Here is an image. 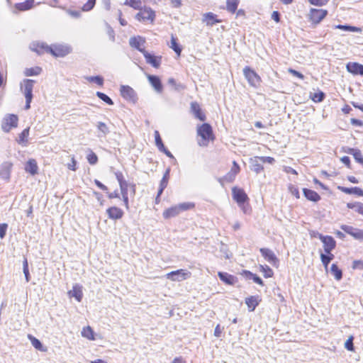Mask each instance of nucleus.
Returning <instances> with one entry per match:
<instances>
[{
	"mask_svg": "<svg viewBox=\"0 0 363 363\" xmlns=\"http://www.w3.org/2000/svg\"><path fill=\"white\" fill-rule=\"evenodd\" d=\"M30 49L38 55L50 53L56 57H63L72 51L71 45L68 44H52L48 45L45 43H33L30 45Z\"/></svg>",
	"mask_w": 363,
	"mask_h": 363,
	"instance_id": "nucleus-1",
	"label": "nucleus"
},
{
	"mask_svg": "<svg viewBox=\"0 0 363 363\" xmlns=\"http://www.w3.org/2000/svg\"><path fill=\"white\" fill-rule=\"evenodd\" d=\"M35 83V81L33 79H25L20 84L21 91L26 98V110H28L30 108V103L33 99V89Z\"/></svg>",
	"mask_w": 363,
	"mask_h": 363,
	"instance_id": "nucleus-2",
	"label": "nucleus"
},
{
	"mask_svg": "<svg viewBox=\"0 0 363 363\" xmlns=\"http://www.w3.org/2000/svg\"><path fill=\"white\" fill-rule=\"evenodd\" d=\"M194 206V204L192 203H182L178 205L172 206L167 209H166L163 212V217L165 219H169L171 218L175 217L178 216L182 211L189 210L192 208Z\"/></svg>",
	"mask_w": 363,
	"mask_h": 363,
	"instance_id": "nucleus-3",
	"label": "nucleus"
},
{
	"mask_svg": "<svg viewBox=\"0 0 363 363\" xmlns=\"http://www.w3.org/2000/svg\"><path fill=\"white\" fill-rule=\"evenodd\" d=\"M243 74L250 86L253 87L259 86L261 78L255 70L249 67H245L243 69Z\"/></svg>",
	"mask_w": 363,
	"mask_h": 363,
	"instance_id": "nucleus-4",
	"label": "nucleus"
},
{
	"mask_svg": "<svg viewBox=\"0 0 363 363\" xmlns=\"http://www.w3.org/2000/svg\"><path fill=\"white\" fill-rule=\"evenodd\" d=\"M18 118L15 114H6L1 122V128L6 132L9 133L11 128H16L18 125Z\"/></svg>",
	"mask_w": 363,
	"mask_h": 363,
	"instance_id": "nucleus-5",
	"label": "nucleus"
},
{
	"mask_svg": "<svg viewBox=\"0 0 363 363\" xmlns=\"http://www.w3.org/2000/svg\"><path fill=\"white\" fill-rule=\"evenodd\" d=\"M190 276L191 272L187 271L186 269H183L172 271L166 274L167 279L172 281H182L189 278Z\"/></svg>",
	"mask_w": 363,
	"mask_h": 363,
	"instance_id": "nucleus-6",
	"label": "nucleus"
},
{
	"mask_svg": "<svg viewBox=\"0 0 363 363\" xmlns=\"http://www.w3.org/2000/svg\"><path fill=\"white\" fill-rule=\"evenodd\" d=\"M328 11L325 9H311L308 14L310 21L317 25L327 16Z\"/></svg>",
	"mask_w": 363,
	"mask_h": 363,
	"instance_id": "nucleus-7",
	"label": "nucleus"
},
{
	"mask_svg": "<svg viewBox=\"0 0 363 363\" xmlns=\"http://www.w3.org/2000/svg\"><path fill=\"white\" fill-rule=\"evenodd\" d=\"M318 238H319L323 243L324 251L325 253L331 252L336 246V242L335 239L330 235H323L320 233H318Z\"/></svg>",
	"mask_w": 363,
	"mask_h": 363,
	"instance_id": "nucleus-8",
	"label": "nucleus"
},
{
	"mask_svg": "<svg viewBox=\"0 0 363 363\" xmlns=\"http://www.w3.org/2000/svg\"><path fill=\"white\" fill-rule=\"evenodd\" d=\"M121 95L125 100L135 103L137 101V95L133 88L129 86L122 85L120 89Z\"/></svg>",
	"mask_w": 363,
	"mask_h": 363,
	"instance_id": "nucleus-9",
	"label": "nucleus"
},
{
	"mask_svg": "<svg viewBox=\"0 0 363 363\" xmlns=\"http://www.w3.org/2000/svg\"><path fill=\"white\" fill-rule=\"evenodd\" d=\"M155 12L150 8H145L136 14L135 18L139 21L145 22L150 21L152 22L155 19Z\"/></svg>",
	"mask_w": 363,
	"mask_h": 363,
	"instance_id": "nucleus-10",
	"label": "nucleus"
},
{
	"mask_svg": "<svg viewBox=\"0 0 363 363\" xmlns=\"http://www.w3.org/2000/svg\"><path fill=\"white\" fill-rule=\"evenodd\" d=\"M130 47L138 50L143 55L146 52L144 48L145 44V38L140 35L131 37L129 40Z\"/></svg>",
	"mask_w": 363,
	"mask_h": 363,
	"instance_id": "nucleus-11",
	"label": "nucleus"
},
{
	"mask_svg": "<svg viewBox=\"0 0 363 363\" xmlns=\"http://www.w3.org/2000/svg\"><path fill=\"white\" fill-rule=\"evenodd\" d=\"M340 228L346 233L352 236L354 239L363 241V230L355 228L351 225H342Z\"/></svg>",
	"mask_w": 363,
	"mask_h": 363,
	"instance_id": "nucleus-12",
	"label": "nucleus"
},
{
	"mask_svg": "<svg viewBox=\"0 0 363 363\" xmlns=\"http://www.w3.org/2000/svg\"><path fill=\"white\" fill-rule=\"evenodd\" d=\"M233 197L240 206H242L247 200L248 196L243 189L234 187L232 189Z\"/></svg>",
	"mask_w": 363,
	"mask_h": 363,
	"instance_id": "nucleus-13",
	"label": "nucleus"
},
{
	"mask_svg": "<svg viewBox=\"0 0 363 363\" xmlns=\"http://www.w3.org/2000/svg\"><path fill=\"white\" fill-rule=\"evenodd\" d=\"M259 252L265 260H267L272 265L277 266L279 262V259L272 250L263 247L259 249Z\"/></svg>",
	"mask_w": 363,
	"mask_h": 363,
	"instance_id": "nucleus-14",
	"label": "nucleus"
},
{
	"mask_svg": "<svg viewBox=\"0 0 363 363\" xmlns=\"http://www.w3.org/2000/svg\"><path fill=\"white\" fill-rule=\"evenodd\" d=\"M197 133L205 140L212 138L213 136L212 128L208 123H203L199 126Z\"/></svg>",
	"mask_w": 363,
	"mask_h": 363,
	"instance_id": "nucleus-15",
	"label": "nucleus"
},
{
	"mask_svg": "<svg viewBox=\"0 0 363 363\" xmlns=\"http://www.w3.org/2000/svg\"><path fill=\"white\" fill-rule=\"evenodd\" d=\"M12 166L13 164L9 161L4 162L0 164V177L1 179H9Z\"/></svg>",
	"mask_w": 363,
	"mask_h": 363,
	"instance_id": "nucleus-16",
	"label": "nucleus"
},
{
	"mask_svg": "<svg viewBox=\"0 0 363 363\" xmlns=\"http://www.w3.org/2000/svg\"><path fill=\"white\" fill-rule=\"evenodd\" d=\"M233 165L230 171L227 174H225L223 178H220L218 179L220 183H222L223 180H225V182H231L235 179L236 174L240 171V167L235 161H233Z\"/></svg>",
	"mask_w": 363,
	"mask_h": 363,
	"instance_id": "nucleus-17",
	"label": "nucleus"
},
{
	"mask_svg": "<svg viewBox=\"0 0 363 363\" xmlns=\"http://www.w3.org/2000/svg\"><path fill=\"white\" fill-rule=\"evenodd\" d=\"M143 56L146 60V62L151 65L153 67L158 68L160 66L162 57L155 56L147 51L143 54Z\"/></svg>",
	"mask_w": 363,
	"mask_h": 363,
	"instance_id": "nucleus-18",
	"label": "nucleus"
},
{
	"mask_svg": "<svg viewBox=\"0 0 363 363\" xmlns=\"http://www.w3.org/2000/svg\"><path fill=\"white\" fill-rule=\"evenodd\" d=\"M67 294L69 297H74L78 302H80L83 297L82 286L76 284Z\"/></svg>",
	"mask_w": 363,
	"mask_h": 363,
	"instance_id": "nucleus-19",
	"label": "nucleus"
},
{
	"mask_svg": "<svg viewBox=\"0 0 363 363\" xmlns=\"http://www.w3.org/2000/svg\"><path fill=\"white\" fill-rule=\"evenodd\" d=\"M191 111L194 116L201 121H204L206 120V116L202 112L201 108L197 102L194 101L191 103Z\"/></svg>",
	"mask_w": 363,
	"mask_h": 363,
	"instance_id": "nucleus-20",
	"label": "nucleus"
},
{
	"mask_svg": "<svg viewBox=\"0 0 363 363\" xmlns=\"http://www.w3.org/2000/svg\"><path fill=\"white\" fill-rule=\"evenodd\" d=\"M347 72L353 74L363 75V65L357 62H349L346 65Z\"/></svg>",
	"mask_w": 363,
	"mask_h": 363,
	"instance_id": "nucleus-21",
	"label": "nucleus"
},
{
	"mask_svg": "<svg viewBox=\"0 0 363 363\" xmlns=\"http://www.w3.org/2000/svg\"><path fill=\"white\" fill-rule=\"evenodd\" d=\"M106 213L110 219L118 220L123 217V211L116 206L110 207L106 210Z\"/></svg>",
	"mask_w": 363,
	"mask_h": 363,
	"instance_id": "nucleus-22",
	"label": "nucleus"
},
{
	"mask_svg": "<svg viewBox=\"0 0 363 363\" xmlns=\"http://www.w3.org/2000/svg\"><path fill=\"white\" fill-rule=\"evenodd\" d=\"M250 169L254 171L256 174L260 173L264 167L259 157H255L250 160Z\"/></svg>",
	"mask_w": 363,
	"mask_h": 363,
	"instance_id": "nucleus-23",
	"label": "nucleus"
},
{
	"mask_svg": "<svg viewBox=\"0 0 363 363\" xmlns=\"http://www.w3.org/2000/svg\"><path fill=\"white\" fill-rule=\"evenodd\" d=\"M34 0H26L21 3H17L14 7L17 11H13V13H17L18 11H26L30 9L33 6Z\"/></svg>",
	"mask_w": 363,
	"mask_h": 363,
	"instance_id": "nucleus-24",
	"label": "nucleus"
},
{
	"mask_svg": "<svg viewBox=\"0 0 363 363\" xmlns=\"http://www.w3.org/2000/svg\"><path fill=\"white\" fill-rule=\"evenodd\" d=\"M147 79L155 90L158 93H161L163 87L160 79L155 75H148Z\"/></svg>",
	"mask_w": 363,
	"mask_h": 363,
	"instance_id": "nucleus-25",
	"label": "nucleus"
},
{
	"mask_svg": "<svg viewBox=\"0 0 363 363\" xmlns=\"http://www.w3.org/2000/svg\"><path fill=\"white\" fill-rule=\"evenodd\" d=\"M220 279L228 285H234L237 281V278L227 272H219L218 274Z\"/></svg>",
	"mask_w": 363,
	"mask_h": 363,
	"instance_id": "nucleus-26",
	"label": "nucleus"
},
{
	"mask_svg": "<svg viewBox=\"0 0 363 363\" xmlns=\"http://www.w3.org/2000/svg\"><path fill=\"white\" fill-rule=\"evenodd\" d=\"M303 192L305 197L309 201L317 202L320 200V195L313 190L304 188Z\"/></svg>",
	"mask_w": 363,
	"mask_h": 363,
	"instance_id": "nucleus-27",
	"label": "nucleus"
},
{
	"mask_svg": "<svg viewBox=\"0 0 363 363\" xmlns=\"http://www.w3.org/2000/svg\"><path fill=\"white\" fill-rule=\"evenodd\" d=\"M339 190H340L342 192H344L347 194H356L359 196H363V190L360 189L359 187H345V186H338L337 187Z\"/></svg>",
	"mask_w": 363,
	"mask_h": 363,
	"instance_id": "nucleus-28",
	"label": "nucleus"
},
{
	"mask_svg": "<svg viewBox=\"0 0 363 363\" xmlns=\"http://www.w3.org/2000/svg\"><path fill=\"white\" fill-rule=\"evenodd\" d=\"M38 165L37 162L34 159H30L26 164L25 170L32 175H35L38 173Z\"/></svg>",
	"mask_w": 363,
	"mask_h": 363,
	"instance_id": "nucleus-29",
	"label": "nucleus"
},
{
	"mask_svg": "<svg viewBox=\"0 0 363 363\" xmlns=\"http://www.w3.org/2000/svg\"><path fill=\"white\" fill-rule=\"evenodd\" d=\"M245 303L247 306L248 310L250 311H254L259 304L258 297L252 296L248 298H246Z\"/></svg>",
	"mask_w": 363,
	"mask_h": 363,
	"instance_id": "nucleus-30",
	"label": "nucleus"
},
{
	"mask_svg": "<svg viewBox=\"0 0 363 363\" xmlns=\"http://www.w3.org/2000/svg\"><path fill=\"white\" fill-rule=\"evenodd\" d=\"M203 21L206 23L208 26H213L216 23L220 22V20L216 18V15L211 12L206 13L203 15Z\"/></svg>",
	"mask_w": 363,
	"mask_h": 363,
	"instance_id": "nucleus-31",
	"label": "nucleus"
},
{
	"mask_svg": "<svg viewBox=\"0 0 363 363\" xmlns=\"http://www.w3.org/2000/svg\"><path fill=\"white\" fill-rule=\"evenodd\" d=\"M239 0H227L226 1V9L230 13H234L236 12L238 6L239 5Z\"/></svg>",
	"mask_w": 363,
	"mask_h": 363,
	"instance_id": "nucleus-32",
	"label": "nucleus"
},
{
	"mask_svg": "<svg viewBox=\"0 0 363 363\" xmlns=\"http://www.w3.org/2000/svg\"><path fill=\"white\" fill-rule=\"evenodd\" d=\"M120 189L121 194H128V188H130L131 192L133 194L135 193V185L133 184H130L128 182L121 184Z\"/></svg>",
	"mask_w": 363,
	"mask_h": 363,
	"instance_id": "nucleus-33",
	"label": "nucleus"
},
{
	"mask_svg": "<svg viewBox=\"0 0 363 363\" xmlns=\"http://www.w3.org/2000/svg\"><path fill=\"white\" fill-rule=\"evenodd\" d=\"M42 69L39 67L26 68L23 74L26 77L37 76L40 74Z\"/></svg>",
	"mask_w": 363,
	"mask_h": 363,
	"instance_id": "nucleus-34",
	"label": "nucleus"
},
{
	"mask_svg": "<svg viewBox=\"0 0 363 363\" xmlns=\"http://www.w3.org/2000/svg\"><path fill=\"white\" fill-rule=\"evenodd\" d=\"M333 258H334V255L331 252L325 253V254H323V253L320 254L321 262L325 268L328 267L329 263L333 259Z\"/></svg>",
	"mask_w": 363,
	"mask_h": 363,
	"instance_id": "nucleus-35",
	"label": "nucleus"
},
{
	"mask_svg": "<svg viewBox=\"0 0 363 363\" xmlns=\"http://www.w3.org/2000/svg\"><path fill=\"white\" fill-rule=\"evenodd\" d=\"M244 273L246 275V277L247 279H252L254 281V282H255L256 284H257L259 285H261V286L264 285V283H263V281L262 280V279L259 277H258L257 275H256L255 274H253L249 271H244Z\"/></svg>",
	"mask_w": 363,
	"mask_h": 363,
	"instance_id": "nucleus-36",
	"label": "nucleus"
},
{
	"mask_svg": "<svg viewBox=\"0 0 363 363\" xmlns=\"http://www.w3.org/2000/svg\"><path fill=\"white\" fill-rule=\"evenodd\" d=\"M349 153L352 155L355 160L363 166V157L359 150L352 148Z\"/></svg>",
	"mask_w": 363,
	"mask_h": 363,
	"instance_id": "nucleus-37",
	"label": "nucleus"
},
{
	"mask_svg": "<svg viewBox=\"0 0 363 363\" xmlns=\"http://www.w3.org/2000/svg\"><path fill=\"white\" fill-rule=\"evenodd\" d=\"M28 338L30 339L31 343H32V345L37 350H40V351H45V349L44 348V347L43 346L41 342L35 338V337L30 335H28Z\"/></svg>",
	"mask_w": 363,
	"mask_h": 363,
	"instance_id": "nucleus-38",
	"label": "nucleus"
},
{
	"mask_svg": "<svg viewBox=\"0 0 363 363\" xmlns=\"http://www.w3.org/2000/svg\"><path fill=\"white\" fill-rule=\"evenodd\" d=\"M334 28L335 29H340L344 31H348V32H357L360 29L355 26H352L349 25H335L334 26Z\"/></svg>",
	"mask_w": 363,
	"mask_h": 363,
	"instance_id": "nucleus-39",
	"label": "nucleus"
},
{
	"mask_svg": "<svg viewBox=\"0 0 363 363\" xmlns=\"http://www.w3.org/2000/svg\"><path fill=\"white\" fill-rule=\"evenodd\" d=\"M330 272L334 275L335 279L340 280L342 277V270L340 269L336 264H333L330 267Z\"/></svg>",
	"mask_w": 363,
	"mask_h": 363,
	"instance_id": "nucleus-40",
	"label": "nucleus"
},
{
	"mask_svg": "<svg viewBox=\"0 0 363 363\" xmlns=\"http://www.w3.org/2000/svg\"><path fill=\"white\" fill-rule=\"evenodd\" d=\"M29 135V128H27L24 129L21 133L19 135L18 139L17 140V142L21 145H24L27 143L28 137Z\"/></svg>",
	"mask_w": 363,
	"mask_h": 363,
	"instance_id": "nucleus-41",
	"label": "nucleus"
},
{
	"mask_svg": "<svg viewBox=\"0 0 363 363\" xmlns=\"http://www.w3.org/2000/svg\"><path fill=\"white\" fill-rule=\"evenodd\" d=\"M82 335L89 340H94V331L90 326L84 328L82 330Z\"/></svg>",
	"mask_w": 363,
	"mask_h": 363,
	"instance_id": "nucleus-42",
	"label": "nucleus"
},
{
	"mask_svg": "<svg viewBox=\"0 0 363 363\" xmlns=\"http://www.w3.org/2000/svg\"><path fill=\"white\" fill-rule=\"evenodd\" d=\"M170 48L178 55H180L182 52V48L177 42V39L172 36Z\"/></svg>",
	"mask_w": 363,
	"mask_h": 363,
	"instance_id": "nucleus-43",
	"label": "nucleus"
},
{
	"mask_svg": "<svg viewBox=\"0 0 363 363\" xmlns=\"http://www.w3.org/2000/svg\"><path fill=\"white\" fill-rule=\"evenodd\" d=\"M96 95L101 99L103 101H104L105 103H106L108 105H113V100L108 96H107L106 94H105L104 93H102L101 91H97L96 93Z\"/></svg>",
	"mask_w": 363,
	"mask_h": 363,
	"instance_id": "nucleus-44",
	"label": "nucleus"
},
{
	"mask_svg": "<svg viewBox=\"0 0 363 363\" xmlns=\"http://www.w3.org/2000/svg\"><path fill=\"white\" fill-rule=\"evenodd\" d=\"M154 134H155V145L157 147V148L159 149V150L160 151L162 149H164L165 147L162 143V140L161 139L159 132L157 130H155Z\"/></svg>",
	"mask_w": 363,
	"mask_h": 363,
	"instance_id": "nucleus-45",
	"label": "nucleus"
},
{
	"mask_svg": "<svg viewBox=\"0 0 363 363\" xmlns=\"http://www.w3.org/2000/svg\"><path fill=\"white\" fill-rule=\"evenodd\" d=\"M86 79L89 82H95L101 86L104 84V79L101 76L86 77Z\"/></svg>",
	"mask_w": 363,
	"mask_h": 363,
	"instance_id": "nucleus-46",
	"label": "nucleus"
},
{
	"mask_svg": "<svg viewBox=\"0 0 363 363\" xmlns=\"http://www.w3.org/2000/svg\"><path fill=\"white\" fill-rule=\"evenodd\" d=\"M86 159L89 163L91 165L96 164L98 162L97 155L91 150H90L89 153L87 155Z\"/></svg>",
	"mask_w": 363,
	"mask_h": 363,
	"instance_id": "nucleus-47",
	"label": "nucleus"
},
{
	"mask_svg": "<svg viewBox=\"0 0 363 363\" xmlns=\"http://www.w3.org/2000/svg\"><path fill=\"white\" fill-rule=\"evenodd\" d=\"M261 271L264 273V276L266 278L272 277L273 275L272 269L267 265H261Z\"/></svg>",
	"mask_w": 363,
	"mask_h": 363,
	"instance_id": "nucleus-48",
	"label": "nucleus"
},
{
	"mask_svg": "<svg viewBox=\"0 0 363 363\" xmlns=\"http://www.w3.org/2000/svg\"><path fill=\"white\" fill-rule=\"evenodd\" d=\"M96 126L98 130L103 134V135H106L109 133V129L106 123L103 122H98Z\"/></svg>",
	"mask_w": 363,
	"mask_h": 363,
	"instance_id": "nucleus-49",
	"label": "nucleus"
},
{
	"mask_svg": "<svg viewBox=\"0 0 363 363\" xmlns=\"http://www.w3.org/2000/svg\"><path fill=\"white\" fill-rule=\"evenodd\" d=\"M124 4L135 9H138L140 7L141 1L139 0H125Z\"/></svg>",
	"mask_w": 363,
	"mask_h": 363,
	"instance_id": "nucleus-50",
	"label": "nucleus"
},
{
	"mask_svg": "<svg viewBox=\"0 0 363 363\" xmlns=\"http://www.w3.org/2000/svg\"><path fill=\"white\" fill-rule=\"evenodd\" d=\"M325 98V94L323 91L315 93L311 97L312 100L315 102H321Z\"/></svg>",
	"mask_w": 363,
	"mask_h": 363,
	"instance_id": "nucleus-51",
	"label": "nucleus"
},
{
	"mask_svg": "<svg viewBox=\"0 0 363 363\" xmlns=\"http://www.w3.org/2000/svg\"><path fill=\"white\" fill-rule=\"evenodd\" d=\"M96 0H88L87 2L82 6L84 11H91L95 6Z\"/></svg>",
	"mask_w": 363,
	"mask_h": 363,
	"instance_id": "nucleus-52",
	"label": "nucleus"
},
{
	"mask_svg": "<svg viewBox=\"0 0 363 363\" xmlns=\"http://www.w3.org/2000/svg\"><path fill=\"white\" fill-rule=\"evenodd\" d=\"M330 0H308L309 3L316 6H323L329 1Z\"/></svg>",
	"mask_w": 363,
	"mask_h": 363,
	"instance_id": "nucleus-53",
	"label": "nucleus"
},
{
	"mask_svg": "<svg viewBox=\"0 0 363 363\" xmlns=\"http://www.w3.org/2000/svg\"><path fill=\"white\" fill-rule=\"evenodd\" d=\"M345 348L349 351L354 350L353 337H350L345 343Z\"/></svg>",
	"mask_w": 363,
	"mask_h": 363,
	"instance_id": "nucleus-54",
	"label": "nucleus"
},
{
	"mask_svg": "<svg viewBox=\"0 0 363 363\" xmlns=\"http://www.w3.org/2000/svg\"><path fill=\"white\" fill-rule=\"evenodd\" d=\"M289 190L290 193L292 195H294L296 199H299V197H300L299 191L296 186H295L294 185H290L289 186Z\"/></svg>",
	"mask_w": 363,
	"mask_h": 363,
	"instance_id": "nucleus-55",
	"label": "nucleus"
},
{
	"mask_svg": "<svg viewBox=\"0 0 363 363\" xmlns=\"http://www.w3.org/2000/svg\"><path fill=\"white\" fill-rule=\"evenodd\" d=\"M7 228H8V225L6 223H1L0 224V238L1 239H3L5 237L6 234Z\"/></svg>",
	"mask_w": 363,
	"mask_h": 363,
	"instance_id": "nucleus-56",
	"label": "nucleus"
},
{
	"mask_svg": "<svg viewBox=\"0 0 363 363\" xmlns=\"http://www.w3.org/2000/svg\"><path fill=\"white\" fill-rule=\"evenodd\" d=\"M115 176H116V177L117 181L118 182L119 185H121V184H124V183L128 182L124 179V177H123V175L122 172H115Z\"/></svg>",
	"mask_w": 363,
	"mask_h": 363,
	"instance_id": "nucleus-57",
	"label": "nucleus"
},
{
	"mask_svg": "<svg viewBox=\"0 0 363 363\" xmlns=\"http://www.w3.org/2000/svg\"><path fill=\"white\" fill-rule=\"evenodd\" d=\"M261 162L263 163L272 164L274 162V159L272 157H259Z\"/></svg>",
	"mask_w": 363,
	"mask_h": 363,
	"instance_id": "nucleus-58",
	"label": "nucleus"
},
{
	"mask_svg": "<svg viewBox=\"0 0 363 363\" xmlns=\"http://www.w3.org/2000/svg\"><path fill=\"white\" fill-rule=\"evenodd\" d=\"M289 72L292 74L295 77H297L298 78L301 79H303L304 78V76L300 73L299 72L295 70V69H289Z\"/></svg>",
	"mask_w": 363,
	"mask_h": 363,
	"instance_id": "nucleus-59",
	"label": "nucleus"
},
{
	"mask_svg": "<svg viewBox=\"0 0 363 363\" xmlns=\"http://www.w3.org/2000/svg\"><path fill=\"white\" fill-rule=\"evenodd\" d=\"M272 18L277 23L279 22L280 21V13L277 11H273V13L272 14Z\"/></svg>",
	"mask_w": 363,
	"mask_h": 363,
	"instance_id": "nucleus-60",
	"label": "nucleus"
},
{
	"mask_svg": "<svg viewBox=\"0 0 363 363\" xmlns=\"http://www.w3.org/2000/svg\"><path fill=\"white\" fill-rule=\"evenodd\" d=\"M67 12L69 15H70L73 18H79L80 16L79 11H72V10H67Z\"/></svg>",
	"mask_w": 363,
	"mask_h": 363,
	"instance_id": "nucleus-61",
	"label": "nucleus"
},
{
	"mask_svg": "<svg viewBox=\"0 0 363 363\" xmlns=\"http://www.w3.org/2000/svg\"><path fill=\"white\" fill-rule=\"evenodd\" d=\"M96 185L100 189H101L102 191H107L108 190V188L106 186H105L104 184H103L101 182H99V180L96 179L94 181Z\"/></svg>",
	"mask_w": 363,
	"mask_h": 363,
	"instance_id": "nucleus-62",
	"label": "nucleus"
},
{
	"mask_svg": "<svg viewBox=\"0 0 363 363\" xmlns=\"http://www.w3.org/2000/svg\"><path fill=\"white\" fill-rule=\"evenodd\" d=\"M222 333V329L220 328V325H217L214 330V335L217 337H220Z\"/></svg>",
	"mask_w": 363,
	"mask_h": 363,
	"instance_id": "nucleus-63",
	"label": "nucleus"
},
{
	"mask_svg": "<svg viewBox=\"0 0 363 363\" xmlns=\"http://www.w3.org/2000/svg\"><path fill=\"white\" fill-rule=\"evenodd\" d=\"M356 211L363 216V203H357Z\"/></svg>",
	"mask_w": 363,
	"mask_h": 363,
	"instance_id": "nucleus-64",
	"label": "nucleus"
}]
</instances>
